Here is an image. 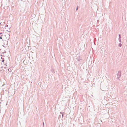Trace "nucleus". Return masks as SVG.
<instances>
[{
	"label": "nucleus",
	"instance_id": "nucleus-3",
	"mask_svg": "<svg viewBox=\"0 0 127 127\" xmlns=\"http://www.w3.org/2000/svg\"><path fill=\"white\" fill-rule=\"evenodd\" d=\"M2 34V33H0V35H1Z\"/></svg>",
	"mask_w": 127,
	"mask_h": 127
},
{
	"label": "nucleus",
	"instance_id": "nucleus-1",
	"mask_svg": "<svg viewBox=\"0 0 127 127\" xmlns=\"http://www.w3.org/2000/svg\"><path fill=\"white\" fill-rule=\"evenodd\" d=\"M2 36H0V38L1 39H2Z\"/></svg>",
	"mask_w": 127,
	"mask_h": 127
},
{
	"label": "nucleus",
	"instance_id": "nucleus-2",
	"mask_svg": "<svg viewBox=\"0 0 127 127\" xmlns=\"http://www.w3.org/2000/svg\"><path fill=\"white\" fill-rule=\"evenodd\" d=\"M121 44H119V46L120 47H121Z\"/></svg>",
	"mask_w": 127,
	"mask_h": 127
},
{
	"label": "nucleus",
	"instance_id": "nucleus-4",
	"mask_svg": "<svg viewBox=\"0 0 127 127\" xmlns=\"http://www.w3.org/2000/svg\"><path fill=\"white\" fill-rule=\"evenodd\" d=\"M4 60H3L2 61V62H3V61H4Z\"/></svg>",
	"mask_w": 127,
	"mask_h": 127
},
{
	"label": "nucleus",
	"instance_id": "nucleus-5",
	"mask_svg": "<svg viewBox=\"0 0 127 127\" xmlns=\"http://www.w3.org/2000/svg\"><path fill=\"white\" fill-rule=\"evenodd\" d=\"M76 10H77V7Z\"/></svg>",
	"mask_w": 127,
	"mask_h": 127
}]
</instances>
